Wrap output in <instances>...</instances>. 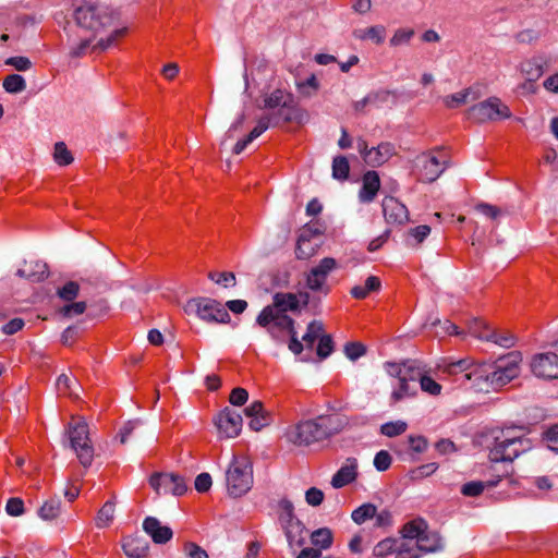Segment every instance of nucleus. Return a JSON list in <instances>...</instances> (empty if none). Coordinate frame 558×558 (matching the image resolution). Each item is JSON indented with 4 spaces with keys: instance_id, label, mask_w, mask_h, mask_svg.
<instances>
[{
    "instance_id": "2eb2a0df",
    "label": "nucleus",
    "mask_w": 558,
    "mask_h": 558,
    "mask_svg": "<svg viewBox=\"0 0 558 558\" xmlns=\"http://www.w3.org/2000/svg\"><path fill=\"white\" fill-rule=\"evenodd\" d=\"M214 423L221 436L226 438H233L240 434L243 420L238 411L226 407L217 414Z\"/></svg>"
},
{
    "instance_id": "c85d7f7f",
    "label": "nucleus",
    "mask_w": 558,
    "mask_h": 558,
    "mask_svg": "<svg viewBox=\"0 0 558 558\" xmlns=\"http://www.w3.org/2000/svg\"><path fill=\"white\" fill-rule=\"evenodd\" d=\"M383 211L387 220L401 223L407 218V208L395 197L383 201Z\"/></svg>"
},
{
    "instance_id": "6e6d98bb",
    "label": "nucleus",
    "mask_w": 558,
    "mask_h": 558,
    "mask_svg": "<svg viewBox=\"0 0 558 558\" xmlns=\"http://www.w3.org/2000/svg\"><path fill=\"white\" fill-rule=\"evenodd\" d=\"M323 233V226L318 221H316L305 225L302 228L299 236L302 238V241H311L314 236L320 235Z\"/></svg>"
},
{
    "instance_id": "58836bf2",
    "label": "nucleus",
    "mask_w": 558,
    "mask_h": 558,
    "mask_svg": "<svg viewBox=\"0 0 558 558\" xmlns=\"http://www.w3.org/2000/svg\"><path fill=\"white\" fill-rule=\"evenodd\" d=\"M376 515V506L373 504H363L353 510L351 518L356 524H363L365 521Z\"/></svg>"
},
{
    "instance_id": "4468645a",
    "label": "nucleus",
    "mask_w": 558,
    "mask_h": 558,
    "mask_svg": "<svg viewBox=\"0 0 558 558\" xmlns=\"http://www.w3.org/2000/svg\"><path fill=\"white\" fill-rule=\"evenodd\" d=\"M475 366L470 360L462 359L454 362L444 361L438 365V369L447 376H453L460 386L473 388V377L469 378V374L473 373Z\"/></svg>"
},
{
    "instance_id": "603ef678",
    "label": "nucleus",
    "mask_w": 558,
    "mask_h": 558,
    "mask_svg": "<svg viewBox=\"0 0 558 558\" xmlns=\"http://www.w3.org/2000/svg\"><path fill=\"white\" fill-rule=\"evenodd\" d=\"M286 101H288V95L286 96L281 89H276L265 98V107L269 109L282 108Z\"/></svg>"
},
{
    "instance_id": "423d86ee",
    "label": "nucleus",
    "mask_w": 558,
    "mask_h": 558,
    "mask_svg": "<svg viewBox=\"0 0 558 558\" xmlns=\"http://www.w3.org/2000/svg\"><path fill=\"white\" fill-rule=\"evenodd\" d=\"M307 112L294 102L291 95H288V101L283 104L282 108H279L275 114L262 117L250 134L245 138L236 142L233 147V153L240 155L250 143L260 136L270 125L278 124L280 120L286 123L295 122L302 124L307 120Z\"/></svg>"
},
{
    "instance_id": "864d4df0",
    "label": "nucleus",
    "mask_w": 558,
    "mask_h": 558,
    "mask_svg": "<svg viewBox=\"0 0 558 558\" xmlns=\"http://www.w3.org/2000/svg\"><path fill=\"white\" fill-rule=\"evenodd\" d=\"M420 387L422 391L430 396H439L441 393V385H439L430 376H428L427 373H425L423 378L421 379Z\"/></svg>"
},
{
    "instance_id": "052dcab7",
    "label": "nucleus",
    "mask_w": 558,
    "mask_h": 558,
    "mask_svg": "<svg viewBox=\"0 0 558 558\" xmlns=\"http://www.w3.org/2000/svg\"><path fill=\"white\" fill-rule=\"evenodd\" d=\"M344 353L351 361H355L366 353V347L361 342H348L344 345Z\"/></svg>"
},
{
    "instance_id": "c756f323",
    "label": "nucleus",
    "mask_w": 558,
    "mask_h": 558,
    "mask_svg": "<svg viewBox=\"0 0 558 558\" xmlns=\"http://www.w3.org/2000/svg\"><path fill=\"white\" fill-rule=\"evenodd\" d=\"M428 524L422 518L413 519L407 522L400 530L401 537L399 539H407L410 543H415L422 533L425 532Z\"/></svg>"
},
{
    "instance_id": "c9c22d12",
    "label": "nucleus",
    "mask_w": 558,
    "mask_h": 558,
    "mask_svg": "<svg viewBox=\"0 0 558 558\" xmlns=\"http://www.w3.org/2000/svg\"><path fill=\"white\" fill-rule=\"evenodd\" d=\"M324 335V325L319 320H313L307 325L306 332L302 337L307 349H313L316 340H319Z\"/></svg>"
},
{
    "instance_id": "8fccbe9b",
    "label": "nucleus",
    "mask_w": 558,
    "mask_h": 558,
    "mask_svg": "<svg viewBox=\"0 0 558 558\" xmlns=\"http://www.w3.org/2000/svg\"><path fill=\"white\" fill-rule=\"evenodd\" d=\"M386 29L381 25L371 26L364 31L360 36L362 39H372L377 45L383 44L385 40Z\"/></svg>"
},
{
    "instance_id": "a18cd8bd",
    "label": "nucleus",
    "mask_w": 558,
    "mask_h": 558,
    "mask_svg": "<svg viewBox=\"0 0 558 558\" xmlns=\"http://www.w3.org/2000/svg\"><path fill=\"white\" fill-rule=\"evenodd\" d=\"M53 158L59 166H68L73 161V156L63 142L56 143Z\"/></svg>"
},
{
    "instance_id": "9b49d317",
    "label": "nucleus",
    "mask_w": 558,
    "mask_h": 558,
    "mask_svg": "<svg viewBox=\"0 0 558 558\" xmlns=\"http://www.w3.org/2000/svg\"><path fill=\"white\" fill-rule=\"evenodd\" d=\"M511 111L498 97H489L470 107L466 111V118L476 123H486L500 119H509Z\"/></svg>"
},
{
    "instance_id": "0eeeda50",
    "label": "nucleus",
    "mask_w": 558,
    "mask_h": 558,
    "mask_svg": "<svg viewBox=\"0 0 558 558\" xmlns=\"http://www.w3.org/2000/svg\"><path fill=\"white\" fill-rule=\"evenodd\" d=\"M63 29L66 33L68 40L70 43L69 54L71 58L84 57L92 50L104 51L114 46L118 39L123 37L126 33V28L114 29L106 39L101 38L92 47L90 45L96 37L80 33L73 27V24L70 21H65Z\"/></svg>"
},
{
    "instance_id": "09e8293b",
    "label": "nucleus",
    "mask_w": 558,
    "mask_h": 558,
    "mask_svg": "<svg viewBox=\"0 0 558 558\" xmlns=\"http://www.w3.org/2000/svg\"><path fill=\"white\" fill-rule=\"evenodd\" d=\"M492 335L493 337L488 341H493L500 347L511 348L515 344V336L509 331L497 332L492 330Z\"/></svg>"
},
{
    "instance_id": "7ed1b4c3",
    "label": "nucleus",
    "mask_w": 558,
    "mask_h": 558,
    "mask_svg": "<svg viewBox=\"0 0 558 558\" xmlns=\"http://www.w3.org/2000/svg\"><path fill=\"white\" fill-rule=\"evenodd\" d=\"M73 27L84 35L96 37L118 19L117 13L98 0H73Z\"/></svg>"
},
{
    "instance_id": "6e6552de",
    "label": "nucleus",
    "mask_w": 558,
    "mask_h": 558,
    "mask_svg": "<svg viewBox=\"0 0 558 558\" xmlns=\"http://www.w3.org/2000/svg\"><path fill=\"white\" fill-rule=\"evenodd\" d=\"M226 485L229 496L239 498L253 486V464L244 454H233L226 471Z\"/></svg>"
},
{
    "instance_id": "79ce46f5",
    "label": "nucleus",
    "mask_w": 558,
    "mask_h": 558,
    "mask_svg": "<svg viewBox=\"0 0 558 558\" xmlns=\"http://www.w3.org/2000/svg\"><path fill=\"white\" fill-rule=\"evenodd\" d=\"M420 550L415 543H410L407 539H399L396 558H420Z\"/></svg>"
},
{
    "instance_id": "6ab92c4d",
    "label": "nucleus",
    "mask_w": 558,
    "mask_h": 558,
    "mask_svg": "<svg viewBox=\"0 0 558 558\" xmlns=\"http://www.w3.org/2000/svg\"><path fill=\"white\" fill-rule=\"evenodd\" d=\"M143 530L151 537L156 544H166L172 538V530L167 525H161L155 517H147L143 522Z\"/></svg>"
},
{
    "instance_id": "39448f33",
    "label": "nucleus",
    "mask_w": 558,
    "mask_h": 558,
    "mask_svg": "<svg viewBox=\"0 0 558 558\" xmlns=\"http://www.w3.org/2000/svg\"><path fill=\"white\" fill-rule=\"evenodd\" d=\"M256 323L265 328L270 337L278 343H288L289 350L299 355L304 345L298 338L295 322L287 314H279L272 306H265L256 318Z\"/></svg>"
},
{
    "instance_id": "a211bd4d",
    "label": "nucleus",
    "mask_w": 558,
    "mask_h": 558,
    "mask_svg": "<svg viewBox=\"0 0 558 558\" xmlns=\"http://www.w3.org/2000/svg\"><path fill=\"white\" fill-rule=\"evenodd\" d=\"M357 477V460L353 457L347 458L343 465L335 473L331 485L335 488H342L353 483Z\"/></svg>"
},
{
    "instance_id": "f257e3e1",
    "label": "nucleus",
    "mask_w": 558,
    "mask_h": 558,
    "mask_svg": "<svg viewBox=\"0 0 558 558\" xmlns=\"http://www.w3.org/2000/svg\"><path fill=\"white\" fill-rule=\"evenodd\" d=\"M521 429L512 427L493 429L486 435L485 442L488 449V458L493 464L492 469L495 478L488 481H472L462 485L461 494L466 497L480 496L486 487H495L505 477L512 474L513 468L510 463L520 454L532 448V442L524 435L519 434Z\"/></svg>"
},
{
    "instance_id": "5fc2aeb1",
    "label": "nucleus",
    "mask_w": 558,
    "mask_h": 558,
    "mask_svg": "<svg viewBox=\"0 0 558 558\" xmlns=\"http://www.w3.org/2000/svg\"><path fill=\"white\" fill-rule=\"evenodd\" d=\"M315 254V248L311 241H302V238H298L295 256L298 259H308Z\"/></svg>"
},
{
    "instance_id": "4be33fe9",
    "label": "nucleus",
    "mask_w": 558,
    "mask_h": 558,
    "mask_svg": "<svg viewBox=\"0 0 558 558\" xmlns=\"http://www.w3.org/2000/svg\"><path fill=\"white\" fill-rule=\"evenodd\" d=\"M279 521L282 527L286 530V535L288 539L291 542L292 529H300L301 522L295 518L294 507L292 502L288 499H281L279 501Z\"/></svg>"
},
{
    "instance_id": "774afa93",
    "label": "nucleus",
    "mask_w": 558,
    "mask_h": 558,
    "mask_svg": "<svg viewBox=\"0 0 558 558\" xmlns=\"http://www.w3.org/2000/svg\"><path fill=\"white\" fill-rule=\"evenodd\" d=\"M7 65L13 66L17 71H27L32 68V61L26 57H10L4 62Z\"/></svg>"
},
{
    "instance_id": "3c124183",
    "label": "nucleus",
    "mask_w": 558,
    "mask_h": 558,
    "mask_svg": "<svg viewBox=\"0 0 558 558\" xmlns=\"http://www.w3.org/2000/svg\"><path fill=\"white\" fill-rule=\"evenodd\" d=\"M543 441L548 449L558 453V424L550 426L543 433Z\"/></svg>"
},
{
    "instance_id": "bf43d9fd",
    "label": "nucleus",
    "mask_w": 558,
    "mask_h": 558,
    "mask_svg": "<svg viewBox=\"0 0 558 558\" xmlns=\"http://www.w3.org/2000/svg\"><path fill=\"white\" fill-rule=\"evenodd\" d=\"M333 350V341L331 336L323 335L318 341L316 353L320 359H326Z\"/></svg>"
},
{
    "instance_id": "f3484780",
    "label": "nucleus",
    "mask_w": 558,
    "mask_h": 558,
    "mask_svg": "<svg viewBox=\"0 0 558 558\" xmlns=\"http://www.w3.org/2000/svg\"><path fill=\"white\" fill-rule=\"evenodd\" d=\"M421 165V179L425 182H434L445 170V160H440L434 154H423L418 157Z\"/></svg>"
},
{
    "instance_id": "0e129e2a",
    "label": "nucleus",
    "mask_w": 558,
    "mask_h": 558,
    "mask_svg": "<svg viewBox=\"0 0 558 558\" xmlns=\"http://www.w3.org/2000/svg\"><path fill=\"white\" fill-rule=\"evenodd\" d=\"M183 551L187 558H209L207 551L193 542H186Z\"/></svg>"
},
{
    "instance_id": "dca6fc26",
    "label": "nucleus",
    "mask_w": 558,
    "mask_h": 558,
    "mask_svg": "<svg viewBox=\"0 0 558 558\" xmlns=\"http://www.w3.org/2000/svg\"><path fill=\"white\" fill-rule=\"evenodd\" d=\"M531 368L539 378H558V355L551 352L537 354L531 363Z\"/></svg>"
},
{
    "instance_id": "1a4fd4ad",
    "label": "nucleus",
    "mask_w": 558,
    "mask_h": 558,
    "mask_svg": "<svg viewBox=\"0 0 558 558\" xmlns=\"http://www.w3.org/2000/svg\"><path fill=\"white\" fill-rule=\"evenodd\" d=\"M184 310L187 314H195L207 323L226 324L230 320V315L225 306L210 298H193L186 302Z\"/></svg>"
},
{
    "instance_id": "ddd939ff",
    "label": "nucleus",
    "mask_w": 558,
    "mask_h": 558,
    "mask_svg": "<svg viewBox=\"0 0 558 558\" xmlns=\"http://www.w3.org/2000/svg\"><path fill=\"white\" fill-rule=\"evenodd\" d=\"M149 485L157 495L182 496L187 489L184 478L174 473H153L149 477Z\"/></svg>"
},
{
    "instance_id": "49530a36",
    "label": "nucleus",
    "mask_w": 558,
    "mask_h": 558,
    "mask_svg": "<svg viewBox=\"0 0 558 558\" xmlns=\"http://www.w3.org/2000/svg\"><path fill=\"white\" fill-rule=\"evenodd\" d=\"M408 425L403 421L388 422L380 426V433L387 437H396L403 434Z\"/></svg>"
},
{
    "instance_id": "37998d69",
    "label": "nucleus",
    "mask_w": 558,
    "mask_h": 558,
    "mask_svg": "<svg viewBox=\"0 0 558 558\" xmlns=\"http://www.w3.org/2000/svg\"><path fill=\"white\" fill-rule=\"evenodd\" d=\"M468 328L469 332L478 339L488 340L493 337L492 329L482 319L474 318Z\"/></svg>"
},
{
    "instance_id": "473e14b6",
    "label": "nucleus",
    "mask_w": 558,
    "mask_h": 558,
    "mask_svg": "<svg viewBox=\"0 0 558 558\" xmlns=\"http://www.w3.org/2000/svg\"><path fill=\"white\" fill-rule=\"evenodd\" d=\"M124 554L130 558H144L148 551V545L136 537H129L122 544Z\"/></svg>"
},
{
    "instance_id": "a878e982",
    "label": "nucleus",
    "mask_w": 558,
    "mask_h": 558,
    "mask_svg": "<svg viewBox=\"0 0 558 558\" xmlns=\"http://www.w3.org/2000/svg\"><path fill=\"white\" fill-rule=\"evenodd\" d=\"M16 275L32 282H40L48 277V266L41 260H31L25 263V267L20 268Z\"/></svg>"
},
{
    "instance_id": "412c9836",
    "label": "nucleus",
    "mask_w": 558,
    "mask_h": 558,
    "mask_svg": "<svg viewBox=\"0 0 558 558\" xmlns=\"http://www.w3.org/2000/svg\"><path fill=\"white\" fill-rule=\"evenodd\" d=\"M380 189L379 174L374 170H368L363 174L362 187L359 198L362 203H372Z\"/></svg>"
},
{
    "instance_id": "f8f14e48",
    "label": "nucleus",
    "mask_w": 558,
    "mask_h": 558,
    "mask_svg": "<svg viewBox=\"0 0 558 558\" xmlns=\"http://www.w3.org/2000/svg\"><path fill=\"white\" fill-rule=\"evenodd\" d=\"M68 434L71 448L75 451L80 463L84 468L89 466L94 459V448L88 436V425L85 422L71 423Z\"/></svg>"
},
{
    "instance_id": "de8ad7c7",
    "label": "nucleus",
    "mask_w": 558,
    "mask_h": 558,
    "mask_svg": "<svg viewBox=\"0 0 558 558\" xmlns=\"http://www.w3.org/2000/svg\"><path fill=\"white\" fill-rule=\"evenodd\" d=\"M80 291V286L75 281H68L63 287L59 288L57 294L66 302L73 301Z\"/></svg>"
},
{
    "instance_id": "b1692460",
    "label": "nucleus",
    "mask_w": 558,
    "mask_h": 558,
    "mask_svg": "<svg viewBox=\"0 0 558 558\" xmlns=\"http://www.w3.org/2000/svg\"><path fill=\"white\" fill-rule=\"evenodd\" d=\"M396 154V148L391 143L384 142L377 147H372L365 156V162L372 167H379L387 162Z\"/></svg>"
},
{
    "instance_id": "4d7b16f0",
    "label": "nucleus",
    "mask_w": 558,
    "mask_h": 558,
    "mask_svg": "<svg viewBox=\"0 0 558 558\" xmlns=\"http://www.w3.org/2000/svg\"><path fill=\"white\" fill-rule=\"evenodd\" d=\"M208 277L216 283L222 284L226 288L235 286V275L231 271H222L217 274L209 272Z\"/></svg>"
},
{
    "instance_id": "393cba45",
    "label": "nucleus",
    "mask_w": 558,
    "mask_h": 558,
    "mask_svg": "<svg viewBox=\"0 0 558 558\" xmlns=\"http://www.w3.org/2000/svg\"><path fill=\"white\" fill-rule=\"evenodd\" d=\"M480 97V88L477 86H470L461 92L444 97L442 102L448 109H456L465 105L469 100H476Z\"/></svg>"
},
{
    "instance_id": "f03ea898",
    "label": "nucleus",
    "mask_w": 558,
    "mask_h": 558,
    "mask_svg": "<svg viewBox=\"0 0 558 558\" xmlns=\"http://www.w3.org/2000/svg\"><path fill=\"white\" fill-rule=\"evenodd\" d=\"M521 361L519 352H511L494 363L476 365L473 373L469 374V377H473V388L486 392L502 388L519 376Z\"/></svg>"
},
{
    "instance_id": "9d476101",
    "label": "nucleus",
    "mask_w": 558,
    "mask_h": 558,
    "mask_svg": "<svg viewBox=\"0 0 558 558\" xmlns=\"http://www.w3.org/2000/svg\"><path fill=\"white\" fill-rule=\"evenodd\" d=\"M337 268L338 262L333 257H324L305 274V287L318 296H327L331 292L328 276Z\"/></svg>"
},
{
    "instance_id": "20e7f679",
    "label": "nucleus",
    "mask_w": 558,
    "mask_h": 558,
    "mask_svg": "<svg viewBox=\"0 0 558 558\" xmlns=\"http://www.w3.org/2000/svg\"><path fill=\"white\" fill-rule=\"evenodd\" d=\"M349 425L347 416L341 414H324L315 418L300 422L289 434L296 445H312L324 441L341 433Z\"/></svg>"
},
{
    "instance_id": "c03bdc74",
    "label": "nucleus",
    "mask_w": 558,
    "mask_h": 558,
    "mask_svg": "<svg viewBox=\"0 0 558 558\" xmlns=\"http://www.w3.org/2000/svg\"><path fill=\"white\" fill-rule=\"evenodd\" d=\"M398 543H399V538H392V537L385 538V539L380 541L379 543H377V545L374 547V555L376 557L384 558L385 556L396 554Z\"/></svg>"
},
{
    "instance_id": "680f3d73",
    "label": "nucleus",
    "mask_w": 558,
    "mask_h": 558,
    "mask_svg": "<svg viewBox=\"0 0 558 558\" xmlns=\"http://www.w3.org/2000/svg\"><path fill=\"white\" fill-rule=\"evenodd\" d=\"M391 462H392L391 456L386 450H380L375 454L374 466L379 472L387 471L390 468Z\"/></svg>"
},
{
    "instance_id": "69168bd1",
    "label": "nucleus",
    "mask_w": 558,
    "mask_h": 558,
    "mask_svg": "<svg viewBox=\"0 0 558 558\" xmlns=\"http://www.w3.org/2000/svg\"><path fill=\"white\" fill-rule=\"evenodd\" d=\"M408 441L412 453H423L428 446L427 439L424 436H409Z\"/></svg>"
},
{
    "instance_id": "4c0bfd02",
    "label": "nucleus",
    "mask_w": 558,
    "mask_h": 558,
    "mask_svg": "<svg viewBox=\"0 0 558 558\" xmlns=\"http://www.w3.org/2000/svg\"><path fill=\"white\" fill-rule=\"evenodd\" d=\"M311 542L319 549H328L332 545V533L327 527L318 529L312 533Z\"/></svg>"
},
{
    "instance_id": "72a5a7b5",
    "label": "nucleus",
    "mask_w": 558,
    "mask_h": 558,
    "mask_svg": "<svg viewBox=\"0 0 558 558\" xmlns=\"http://www.w3.org/2000/svg\"><path fill=\"white\" fill-rule=\"evenodd\" d=\"M425 373H427V371L417 361L408 360L404 362V371L402 377H404V379L411 384L413 383L415 385V383H420Z\"/></svg>"
},
{
    "instance_id": "5701e85b",
    "label": "nucleus",
    "mask_w": 558,
    "mask_h": 558,
    "mask_svg": "<svg viewBox=\"0 0 558 558\" xmlns=\"http://www.w3.org/2000/svg\"><path fill=\"white\" fill-rule=\"evenodd\" d=\"M244 412L245 415L251 418L250 427L255 432L260 430L270 422L269 414L264 410V404L258 400L245 408Z\"/></svg>"
},
{
    "instance_id": "cd10ccee",
    "label": "nucleus",
    "mask_w": 558,
    "mask_h": 558,
    "mask_svg": "<svg viewBox=\"0 0 558 558\" xmlns=\"http://www.w3.org/2000/svg\"><path fill=\"white\" fill-rule=\"evenodd\" d=\"M415 545L420 553H436L444 549V543L440 535L435 531H430L428 527L424 533H422L415 542Z\"/></svg>"
},
{
    "instance_id": "338daca9",
    "label": "nucleus",
    "mask_w": 558,
    "mask_h": 558,
    "mask_svg": "<svg viewBox=\"0 0 558 558\" xmlns=\"http://www.w3.org/2000/svg\"><path fill=\"white\" fill-rule=\"evenodd\" d=\"M475 209L492 220H496L500 217L501 210L497 206L480 203L475 206Z\"/></svg>"
},
{
    "instance_id": "e433bc0d",
    "label": "nucleus",
    "mask_w": 558,
    "mask_h": 558,
    "mask_svg": "<svg viewBox=\"0 0 558 558\" xmlns=\"http://www.w3.org/2000/svg\"><path fill=\"white\" fill-rule=\"evenodd\" d=\"M114 518V502L108 500L104 504L96 517V526L104 529L110 525Z\"/></svg>"
},
{
    "instance_id": "bb28decb",
    "label": "nucleus",
    "mask_w": 558,
    "mask_h": 558,
    "mask_svg": "<svg viewBox=\"0 0 558 558\" xmlns=\"http://www.w3.org/2000/svg\"><path fill=\"white\" fill-rule=\"evenodd\" d=\"M270 306L279 314H286L288 311L296 312L300 307V300L294 293L278 292L272 296V304Z\"/></svg>"
},
{
    "instance_id": "2f4dec72",
    "label": "nucleus",
    "mask_w": 558,
    "mask_h": 558,
    "mask_svg": "<svg viewBox=\"0 0 558 558\" xmlns=\"http://www.w3.org/2000/svg\"><path fill=\"white\" fill-rule=\"evenodd\" d=\"M417 393L416 386L414 384H411L410 381L405 380L404 377H402L397 383V387L393 388L391 395H390V402L391 404H396L400 401H402L405 398H413Z\"/></svg>"
},
{
    "instance_id": "13d9d810",
    "label": "nucleus",
    "mask_w": 558,
    "mask_h": 558,
    "mask_svg": "<svg viewBox=\"0 0 558 558\" xmlns=\"http://www.w3.org/2000/svg\"><path fill=\"white\" fill-rule=\"evenodd\" d=\"M430 233V227L427 225H421L409 230L408 243L411 244L410 240L413 239L415 244H421Z\"/></svg>"
},
{
    "instance_id": "7c9ffc66",
    "label": "nucleus",
    "mask_w": 558,
    "mask_h": 558,
    "mask_svg": "<svg viewBox=\"0 0 558 558\" xmlns=\"http://www.w3.org/2000/svg\"><path fill=\"white\" fill-rule=\"evenodd\" d=\"M381 289V281L376 276H368L365 283L356 284L351 288L350 294L356 300H364L373 292H379Z\"/></svg>"
},
{
    "instance_id": "e2e57ef3",
    "label": "nucleus",
    "mask_w": 558,
    "mask_h": 558,
    "mask_svg": "<svg viewBox=\"0 0 558 558\" xmlns=\"http://www.w3.org/2000/svg\"><path fill=\"white\" fill-rule=\"evenodd\" d=\"M86 307H87L86 303L83 301L73 302L71 304H68V305H64L63 307H61L60 314H62L65 317H73V316L83 314L85 312Z\"/></svg>"
},
{
    "instance_id": "aec40b11",
    "label": "nucleus",
    "mask_w": 558,
    "mask_h": 558,
    "mask_svg": "<svg viewBox=\"0 0 558 558\" xmlns=\"http://www.w3.org/2000/svg\"><path fill=\"white\" fill-rule=\"evenodd\" d=\"M548 64V58L544 54H538L522 61L520 63V71L530 81H537L542 77Z\"/></svg>"
},
{
    "instance_id": "a19ab883",
    "label": "nucleus",
    "mask_w": 558,
    "mask_h": 558,
    "mask_svg": "<svg viewBox=\"0 0 558 558\" xmlns=\"http://www.w3.org/2000/svg\"><path fill=\"white\" fill-rule=\"evenodd\" d=\"M350 173V165L344 156H337L332 160V177L337 180H347Z\"/></svg>"
},
{
    "instance_id": "f704fd0d",
    "label": "nucleus",
    "mask_w": 558,
    "mask_h": 558,
    "mask_svg": "<svg viewBox=\"0 0 558 558\" xmlns=\"http://www.w3.org/2000/svg\"><path fill=\"white\" fill-rule=\"evenodd\" d=\"M61 512V500L58 498H50L39 508L38 515L46 521L54 520Z\"/></svg>"
},
{
    "instance_id": "ea45409f",
    "label": "nucleus",
    "mask_w": 558,
    "mask_h": 558,
    "mask_svg": "<svg viewBox=\"0 0 558 558\" xmlns=\"http://www.w3.org/2000/svg\"><path fill=\"white\" fill-rule=\"evenodd\" d=\"M3 88L7 93L17 94L26 88V82L20 74H10L3 80Z\"/></svg>"
}]
</instances>
